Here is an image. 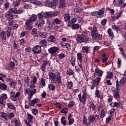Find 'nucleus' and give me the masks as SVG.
<instances>
[{"label": "nucleus", "mask_w": 126, "mask_h": 126, "mask_svg": "<svg viewBox=\"0 0 126 126\" xmlns=\"http://www.w3.org/2000/svg\"><path fill=\"white\" fill-rule=\"evenodd\" d=\"M79 100L81 103L84 104L87 101V91L84 89L82 90V93L78 95Z\"/></svg>", "instance_id": "1"}, {"label": "nucleus", "mask_w": 126, "mask_h": 126, "mask_svg": "<svg viewBox=\"0 0 126 126\" xmlns=\"http://www.w3.org/2000/svg\"><path fill=\"white\" fill-rule=\"evenodd\" d=\"M60 14V11H50V12H45L44 13L43 12V15L44 18H52V17H56Z\"/></svg>", "instance_id": "2"}, {"label": "nucleus", "mask_w": 126, "mask_h": 126, "mask_svg": "<svg viewBox=\"0 0 126 126\" xmlns=\"http://www.w3.org/2000/svg\"><path fill=\"white\" fill-rule=\"evenodd\" d=\"M43 14V11L38 14L37 16L38 17L39 23L35 22L34 24L37 27H40V28L42 27L43 25L45 24V20H44L45 17H44V15Z\"/></svg>", "instance_id": "3"}, {"label": "nucleus", "mask_w": 126, "mask_h": 126, "mask_svg": "<svg viewBox=\"0 0 126 126\" xmlns=\"http://www.w3.org/2000/svg\"><path fill=\"white\" fill-rule=\"evenodd\" d=\"M89 38L87 36H84L83 34H78L76 38V41L78 43H84V42H87Z\"/></svg>", "instance_id": "4"}, {"label": "nucleus", "mask_w": 126, "mask_h": 126, "mask_svg": "<svg viewBox=\"0 0 126 126\" xmlns=\"http://www.w3.org/2000/svg\"><path fill=\"white\" fill-rule=\"evenodd\" d=\"M92 71L93 72H94V78H95V77L97 76H99V77H102L103 74L104 73V72H103V71H102V70H101L97 65H95L94 71L93 70Z\"/></svg>", "instance_id": "5"}, {"label": "nucleus", "mask_w": 126, "mask_h": 126, "mask_svg": "<svg viewBox=\"0 0 126 126\" xmlns=\"http://www.w3.org/2000/svg\"><path fill=\"white\" fill-rule=\"evenodd\" d=\"M24 122L28 126H33V115L30 113H28L27 118L25 119Z\"/></svg>", "instance_id": "6"}, {"label": "nucleus", "mask_w": 126, "mask_h": 126, "mask_svg": "<svg viewBox=\"0 0 126 126\" xmlns=\"http://www.w3.org/2000/svg\"><path fill=\"white\" fill-rule=\"evenodd\" d=\"M100 117H99V115L97 114H95L94 115H91L88 118V121L91 124H93L94 122H97V121H99Z\"/></svg>", "instance_id": "7"}, {"label": "nucleus", "mask_w": 126, "mask_h": 126, "mask_svg": "<svg viewBox=\"0 0 126 126\" xmlns=\"http://www.w3.org/2000/svg\"><path fill=\"white\" fill-rule=\"evenodd\" d=\"M20 96V92H18L15 93V92H12L10 93V98L12 101L13 102H15V101H17V98Z\"/></svg>", "instance_id": "8"}, {"label": "nucleus", "mask_w": 126, "mask_h": 126, "mask_svg": "<svg viewBox=\"0 0 126 126\" xmlns=\"http://www.w3.org/2000/svg\"><path fill=\"white\" fill-rule=\"evenodd\" d=\"M13 13V12L11 11V9H10V10H9L8 12L5 14L6 19L8 20V21H11V20H12L14 17Z\"/></svg>", "instance_id": "9"}, {"label": "nucleus", "mask_w": 126, "mask_h": 126, "mask_svg": "<svg viewBox=\"0 0 126 126\" xmlns=\"http://www.w3.org/2000/svg\"><path fill=\"white\" fill-rule=\"evenodd\" d=\"M59 51V48L58 47L53 46L48 49V52L51 56H56L57 52Z\"/></svg>", "instance_id": "10"}, {"label": "nucleus", "mask_w": 126, "mask_h": 126, "mask_svg": "<svg viewBox=\"0 0 126 126\" xmlns=\"http://www.w3.org/2000/svg\"><path fill=\"white\" fill-rule=\"evenodd\" d=\"M52 83H58V84H61V83H62V76H61V73H59V74L56 75L55 78L53 80Z\"/></svg>", "instance_id": "11"}, {"label": "nucleus", "mask_w": 126, "mask_h": 126, "mask_svg": "<svg viewBox=\"0 0 126 126\" xmlns=\"http://www.w3.org/2000/svg\"><path fill=\"white\" fill-rule=\"evenodd\" d=\"M126 0H114L113 4L116 7H119L120 5H123L125 3V1Z\"/></svg>", "instance_id": "12"}, {"label": "nucleus", "mask_w": 126, "mask_h": 126, "mask_svg": "<svg viewBox=\"0 0 126 126\" xmlns=\"http://www.w3.org/2000/svg\"><path fill=\"white\" fill-rule=\"evenodd\" d=\"M32 52L34 54H40L42 52V47L41 46L36 45L32 48Z\"/></svg>", "instance_id": "13"}, {"label": "nucleus", "mask_w": 126, "mask_h": 126, "mask_svg": "<svg viewBox=\"0 0 126 126\" xmlns=\"http://www.w3.org/2000/svg\"><path fill=\"white\" fill-rule=\"evenodd\" d=\"M32 22L30 19L26 21L25 28L27 30H31L32 29Z\"/></svg>", "instance_id": "14"}, {"label": "nucleus", "mask_w": 126, "mask_h": 126, "mask_svg": "<svg viewBox=\"0 0 126 126\" xmlns=\"http://www.w3.org/2000/svg\"><path fill=\"white\" fill-rule=\"evenodd\" d=\"M39 102H40L39 98H35L31 100L29 102V105L30 107H33L34 105H36L37 103H39Z\"/></svg>", "instance_id": "15"}, {"label": "nucleus", "mask_w": 126, "mask_h": 126, "mask_svg": "<svg viewBox=\"0 0 126 126\" xmlns=\"http://www.w3.org/2000/svg\"><path fill=\"white\" fill-rule=\"evenodd\" d=\"M49 64V61L46 60L43 61V64L40 66V69L43 72L46 71V66Z\"/></svg>", "instance_id": "16"}, {"label": "nucleus", "mask_w": 126, "mask_h": 126, "mask_svg": "<svg viewBox=\"0 0 126 126\" xmlns=\"http://www.w3.org/2000/svg\"><path fill=\"white\" fill-rule=\"evenodd\" d=\"M68 121L69 126H71L74 124V118H72V114H70L68 115Z\"/></svg>", "instance_id": "17"}, {"label": "nucleus", "mask_w": 126, "mask_h": 126, "mask_svg": "<svg viewBox=\"0 0 126 126\" xmlns=\"http://www.w3.org/2000/svg\"><path fill=\"white\" fill-rule=\"evenodd\" d=\"M48 76L50 80H51L52 82H53L56 78V76L55 73H53V72L49 71L48 72Z\"/></svg>", "instance_id": "18"}, {"label": "nucleus", "mask_w": 126, "mask_h": 126, "mask_svg": "<svg viewBox=\"0 0 126 126\" xmlns=\"http://www.w3.org/2000/svg\"><path fill=\"white\" fill-rule=\"evenodd\" d=\"M60 44H61V46H62V47H65L66 49H71V44H70V43L61 41L60 42Z\"/></svg>", "instance_id": "19"}, {"label": "nucleus", "mask_w": 126, "mask_h": 126, "mask_svg": "<svg viewBox=\"0 0 126 126\" xmlns=\"http://www.w3.org/2000/svg\"><path fill=\"white\" fill-rule=\"evenodd\" d=\"M82 52L85 54H89L90 53V47L85 46L82 48Z\"/></svg>", "instance_id": "20"}, {"label": "nucleus", "mask_w": 126, "mask_h": 126, "mask_svg": "<svg viewBox=\"0 0 126 126\" xmlns=\"http://www.w3.org/2000/svg\"><path fill=\"white\" fill-rule=\"evenodd\" d=\"M47 41L49 42V43H55V42H56V37L55 35H50L48 37Z\"/></svg>", "instance_id": "21"}, {"label": "nucleus", "mask_w": 126, "mask_h": 126, "mask_svg": "<svg viewBox=\"0 0 126 126\" xmlns=\"http://www.w3.org/2000/svg\"><path fill=\"white\" fill-rule=\"evenodd\" d=\"M104 13H105V8H102L100 10L97 11V15L99 16L98 17L101 16L100 18L104 17Z\"/></svg>", "instance_id": "22"}, {"label": "nucleus", "mask_w": 126, "mask_h": 126, "mask_svg": "<svg viewBox=\"0 0 126 126\" xmlns=\"http://www.w3.org/2000/svg\"><path fill=\"white\" fill-rule=\"evenodd\" d=\"M37 93V90L36 89H34L33 90H30V93L29 94V96L30 97V99H32V97L34 95V94H36Z\"/></svg>", "instance_id": "23"}, {"label": "nucleus", "mask_w": 126, "mask_h": 126, "mask_svg": "<svg viewBox=\"0 0 126 126\" xmlns=\"http://www.w3.org/2000/svg\"><path fill=\"white\" fill-rule=\"evenodd\" d=\"M77 21V19L76 18H72L71 19V20H70L69 21L68 23L67 24V26L68 27H71V25H72V24H74V23H75V22H76Z\"/></svg>", "instance_id": "24"}, {"label": "nucleus", "mask_w": 126, "mask_h": 126, "mask_svg": "<svg viewBox=\"0 0 126 126\" xmlns=\"http://www.w3.org/2000/svg\"><path fill=\"white\" fill-rule=\"evenodd\" d=\"M11 10L13 12V13H15V14H21V13H23V10L21 9L16 10L14 8H11Z\"/></svg>", "instance_id": "25"}, {"label": "nucleus", "mask_w": 126, "mask_h": 126, "mask_svg": "<svg viewBox=\"0 0 126 126\" xmlns=\"http://www.w3.org/2000/svg\"><path fill=\"white\" fill-rule=\"evenodd\" d=\"M96 107L97 106L94 105V103H93L92 101L90 103V105H89L90 111H95V110H96Z\"/></svg>", "instance_id": "26"}, {"label": "nucleus", "mask_w": 126, "mask_h": 126, "mask_svg": "<svg viewBox=\"0 0 126 126\" xmlns=\"http://www.w3.org/2000/svg\"><path fill=\"white\" fill-rule=\"evenodd\" d=\"M7 89V85L3 83H0V90L2 91H5Z\"/></svg>", "instance_id": "27"}, {"label": "nucleus", "mask_w": 126, "mask_h": 126, "mask_svg": "<svg viewBox=\"0 0 126 126\" xmlns=\"http://www.w3.org/2000/svg\"><path fill=\"white\" fill-rule=\"evenodd\" d=\"M60 0V5L59 7L60 8H63V7H65V0Z\"/></svg>", "instance_id": "28"}, {"label": "nucleus", "mask_w": 126, "mask_h": 126, "mask_svg": "<svg viewBox=\"0 0 126 126\" xmlns=\"http://www.w3.org/2000/svg\"><path fill=\"white\" fill-rule=\"evenodd\" d=\"M63 17L65 21H67V22H69V20H70V16L68 13L64 14Z\"/></svg>", "instance_id": "29"}, {"label": "nucleus", "mask_w": 126, "mask_h": 126, "mask_svg": "<svg viewBox=\"0 0 126 126\" xmlns=\"http://www.w3.org/2000/svg\"><path fill=\"white\" fill-rule=\"evenodd\" d=\"M6 105L8 109H9L10 110H15V106L13 103H7Z\"/></svg>", "instance_id": "30"}, {"label": "nucleus", "mask_w": 126, "mask_h": 126, "mask_svg": "<svg viewBox=\"0 0 126 126\" xmlns=\"http://www.w3.org/2000/svg\"><path fill=\"white\" fill-rule=\"evenodd\" d=\"M16 84H17V83H16V82L15 81H11L9 83V86H10V87L11 88H13L14 89V88H15V86H16Z\"/></svg>", "instance_id": "31"}, {"label": "nucleus", "mask_w": 126, "mask_h": 126, "mask_svg": "<svg viewBox=\"0 0 126 126\" xmlns=\"http://www.w3.org/2000/svg\"><path fill=\"white\" fill-rule=\"evenodd\" d=\"M39 43L41 47H43V48H46L47 47V40L45 39L40 40Z\"/></svg>", "instance_id": "32"}, {"label": "nucleus", "mask_w": 126, "mask_h": 126, "mask_svg": "<svg viewBox=\"0 0 126 126\" xmlns=\"http://www.w3.org/2000/svg\"><path fill=\"white\" fill-rule=\"evenodd\" d=\"M1 118H3L6 120H8V114L4 112H1Z\"/></svg>", "instance_id": "33"}, {"label": "nucleus", "mask_w": 126, "mask_h": 126, "mask_svg": "<svg viewBox=\"0 0 126 126\" xmlns=\"http://www.w3.org/2000/svg\"><path fill=\"white\" fill-rule=\"evenodd\" d=\"M37 17L36 15H35V14H32L31 17H30V20L33 23V22H35V21H36V20H37Z\"/></svg>", "instance_id": "34"}, {"label": "nucleus", "mask_w": 126, "mask_h": 126, "mask_svg": "<svg viewBox=\"0 0 126 126\" xmlns=\"http://www.w3.org/2000/svg\"><path fill=\"white\" fill-rule=\"evenodd\" d=\"M0 36L2 38V40L6 39V32L4 31H2L0 34Z\"/></svg>", "instance_id": "35"}, {"label": "nucleus", "mask_w": 126, "mask_h": 126, "mask_svg": "<svg viewBox=\"0 0 126 126\" xmlns=\"http://www.w3.org/2000/svg\"><path fill=\"white\" fill-rule=\"evenodd\" d=\"M77 59L79 62H83V57L82 56V54L79 53L77 54Z\"/></svg>", "instance_id": "36"}, {"label": "nucleus", "mask_w": 126, "mask_h": 126, "mask_svg": "<svg viewBox=\"0 0 126 126\" xmlns=\"http://www.w3.org/2000/svg\"><path fill=\"white\" fill-rule=\"evenodd\" d=\"M52 23L53 24H55V23L56 24H62V21L57 18L53 20Z\"/></svg>", "instance_id": "37"}, {"label": "nucleus", "mask_w": 126, "mask_h": 126, "mask_svg": "<svg viewBox=\"0 0 126 126\" xmlns=\"http://www.w3.org/2000/svg\"><path fill=\"white\" fill-rule=\"evenodd\" d=\"M75 62H76V58L74 57H72L70 59V63L72 66L75 65Z\"/></svg>", "instance_id": "38"}, {"label": "nucleus", "mask_w": 126, "mask_h": 126, "mask_svg": "<svg viewBox=\"0 0 126 126\" xmlns=\"http://www.w3.org/2000/svg\"><path fill=\"white\" fill-rule=\"evenodd\" d=\"M109 106H110V107H112L113 108H116V107L119 108L118 103L117 102H115L114 103L110 102Z\"/></svg>", "instance_id": "39"}, {"label": "nucleus", "mask_w": 126, "mask_h": 126, "mask_svg": "<svg viewBox=\"0 0 126 126\" xmlns=\"http://www.w3.org/2000/svg\"><path fill=\"white\" fill-rule=\"evenodd\" d=\"M45 29H47V30H51L52 29V25L50 23L47 22L45 26Z\"/></svg>", "instance_id": "40"}, {"label": "nucleus", "mask_w": 126, "mask_h": 126, "mask_svg": "<svg viewBox=\"0 0 126 126\" xmlns=\"http://www.w3.org/2000/svg\"><path fill=\"white\" fill-rule=\"evenodd\" d=\"M113 76L114 74H113V72L109 71L107 73L106 78H108V79H111V78H113Z\"/></svg>", "instance_id": "41"}, {"label": "nucleus", "mask_w": 126, "mask_h": 126, "mask_svg": "<svg viewBox=\"0 0 126 126\" xmlns=\"http://www.w3.org/2000/svg\"><path fill=\"white\" fill-rule=\"evenodd\" d=\"M71 26L72 29H73V30H76L77 29H79V25L77 24H73Z\"/></svg>", "instance_id": "42"}, {"label": "nucleus", "mask_w": 126, "mask_h": 126, "mask_svg": "<svg viewBox=\"0 0 126 126\" xmlns=\"http://www.w3.org/2000/svg\"><path fill=\"white\" fill-rule=\"evenodd\" d=\"M9 66L12 69H14L15 66V63L13 61H11L9 63Z\"/></svg>", "instance_id": "43"}, {"label": "nucleus", "mask_w": 126, "mask_h": 126, "mask_svg": "<svg viewBox=\"0 0 126 126\" xmlns=\"http://www.w3.org/2000/svg\"><path fill=\"white\" fill-rule=\"evenodd\" d=\"M48 88L50 90H51L52 91H55V90H56V86L52 84L48 85Z\"/></svg>", "instance_id": "44"}, {"label": "nucleus", "mask_w": 126, "mask_h": 126, "mask_svg": "<svg viewBox=\"0 0 126 126\" xmlns=\"http://www.w3.org/2000/svg\"><path fill=\"white\" fill-rule=\"evenodd\" d=\"M107 33L109 34L110 37H114V32L111 28H109L107 30Z\"/></svg>", "instance_id": "45"}, {"label": "nucleus", "mask_w": 126, "mask_h": 126, "mask_svg": "<svg viewBox=\"0 0 126 126\" xmlns=\"http://www.w3.org/2000/svg\"><path fill=\"white\" fill-rule=\"evenodd\" d=\"M61 123L63 126H66V120L65 119V117H62L61 118Z\"/></svg>", "instance_id": "46"}, {"label": "nucleus", "mask_w": 126, "mask_h": 126, "mask_svg": "<svg viewBox=\"0 0 126 126\" xmlns=\"http://www.w3.org/2000/svg\"><path fill=\"white\" fill-rule=\"evenodd\" d=\"M112 29L117 32L121 31V28L117 25L112 26Z\"/></svg>", "instance_id": "47"}, {"label": "nucleus", "mask_w": 126, "mask_h": 126, "mask_svg": "<svg viewBox=\"0 0 126 126\" xmlns=\"http://www.w3.org/2000/svg\"><path fill=\"white\" fill-rule=\"evenodd\" d=\"M66 74H67V75H73V74H74V72H73L72 69H69L67 70Z\"/></svg>", "instance_id": "48"}, {"label": "nucleus", "mask_w": 126, "mask_h": 126, "mask_svg": "<svg viewBox=\"0 0 126 126\" xmlns=\"http://www.w3.org/2000/svg\"><path fill=\"white\" fill-rule=\"evenodd\" d=\"M40 85H41L42 87H44L46 85V82L45 81V79H44V78L41 79Z\"/></svg>", "instance_id": "49"}, {"label": "nucleus", "mask_w": 126, "mask_h": 126, "mask_svg": "<svg viewBox=\"0 0 126 126\" xmlns=\"http://www.w3.org/2000/svg\"><path fill=\"white\" fill-rule=\"evenodd\" d=\"M6 77V75L3 73L0 74V80L2 81V82H4V80L3 78H5Z\"/></svg>", "instance_id": "50"}, {"label": "nucleus", "mask_w": 126, "mask_h": 126, "mask_svg": "<svg viewBox=\"0 0 126 126\" xmlns=\"http://www.w3.org/2000/svg\"><path fill=\"white\" fill-rule=\"evenodd\" d=\"M124 105H125V102H124V101H120L118 102V106H119L118 108H121V109H123V107Z\"/></svg>", "instance_id": "51"}, {"label": "nucleus", "mask_w": 126, "mask_h": 126, "mask_svg": "<svg viewBox=\"0 0 126 126\" xmlns=\"http://www.w3.org/2000/svg\"><path fill=\"white\" fill-rule=\"evenodd\" d=\"M91 35L92 38H94V40H96V39L98 38V33L97 32L92 33Z\"/></svg>", "instance_id": "52"}, {"label": "nucleus", "mask_w": 126, "mask_h": 126, "mask_svg": "<svg viewBox=\"0 0 126 126\" xmlns=\"http://www.w3.org/2000/svg\"><path fill=\"white\" fill-rule=\"evenodd\" d=\"M95 95L97 98H100L101 94H100V91L98 90H96L95 92Z\"/></svg>", "instance_id": "53"}, {"label": "nucleus", "mask_w": 126, "mask_h": 126, "mask_svg": "<svg viewBox=\"0 0 126 126\" xmlns=\"http://www.w3.org/2000/svg\"><path fill=\"white\" fill-rule=\"evenodd\" d=\"M113 95L116 99H119V98H120V94H119V92L118 91L115 92Z\"/></svg>", "instance_id": "54"}, {"label": "nucleus", "mask_w": 126, "mask_h": 126, "mask_svg": "<svg viewBox=\"0 0 126 126\" xmlns=\"http://www.w3.org/2000/svg\"><path fill=\"white\" fill-rule=\"evenodd\" d=\"M0 97L4 101H6L7 99V95L6 94H2V95Z\"/></svg>", "instance_id": "55"}, {"label": "nucleus", "mask_w": 126, "mask_h": 126, "mask_svg": "<svg viewBox=\"0 0 126 126\" xmlns=\"http://www.w3.org/2000/svg\"><path fill=\"white\" fill-rule=\"evenodd\" d=\"M36 82H37V77L35 76H33L32 80H31V83H33L34 84H36Z\"/></svg>", "instance_id": "56"}, {"label": "nucleus", "mask_w": 126, "mask_h": 126, "mask_svg": "<svg viewBox=\"0 0 126 126\" xmlns=\"http://www.w3.org/2000/svg\"><path fill=\"white\" fill-rule=\"evenodd\" d=\"M75 104V102H74L73 101H70L68 105V108H72V107H73V106H74Z\"/></svg>", "instance_id": "57"}, {"label": "nucleus", "mask_w": 126, "mask_h": 126, "mask_svg": "<svg viewBox=\"0 0 126 126\" xmlns=\"http://www.w3.org/2000/svg\"><path fill=\"white\" fill-rule=\"evenodd\" d=\"M14 113L11 112L9 114H8V120L9 119V120H11V119H12V118H14Z\"/></svg>", "instance_id": "58"}, {"label": "nucleus", "mask_w": 126, "mask_h": 126, "mask_svg": "<svg viewBox=\"0 0 126 126\" xmlns=\"http://www.w3.org/2000/svg\"><path fill=\"white\" fill-rule=\"evenodd\" d=\"M32 115L36 116V115H37V114H38V109H37L36 108H34V109H32Z\"/></svg>", "instance_id": "59"}, {"label": "nucleus", "mask_w": 126, "mask_h": 126, "mask_svg": "<svg viewBox=\"0 0 126 126\" xmlns=\"http://www.w3.org/2000/svg\"><path fill=\"white\" fill-rule=\"evenodd\" d=\"M1 97H0V104L2 106V107H4L5 106V102L4 101Z\"/></svg>", "instance_id": "60"}, {"label": "nucleus", "mask_w": 126, "mask_h": 126, "mask_svg": "<svg viewBox=\"0 0 126 126\" xmlns=\"http://www.w3.org/2000/svg\"><path fill=\"white\" fill-rule=\"evenodd\" d=\"M117 64H118V68H121V65H122V60H121L120 58L118 59Z\"/></svg>", "instance_id": "61"}, {"label": "nucleus", "mask_w": 126, "mask_h": 126, "mask_svg": "<svg viewBox=\"0 0 126 126\" xmlns=\"http://www.w3.org/2000/svg\"><path fill=\"white\" fill-rule=\"evenodd\" d=\"M91 15H92V16H94V17H99V16H98V12L97 11L92 12L91 13Z\"/></svg>", "instance_id": "62"}, {"label": "nucleus", "mask_w": 126, "mask_h": 126, "mask_svg": "<svg viewBox=\"0 0 126 126\" xmlns=\"http://www.w3.org/2000/svg\"><path fill=\"white\" fill-rule=\"evenodd\" d=\"M72 82H68L67 85V87H68V89H72Z\"/></svg>", "instance_id": "63"}, {"label": "nucleus", "mask_w": 126, "mask_h": 126, "mask_svg": "<svg viewBox=\"0 0 126 126\" xmlns=\"http://www.w3.org/2000/svg\"><path fill=\"white\" fill-rule=\"evenodd\" d=\"M14 124L15 126H21L20 122H18V120H14Z\"/></svg>", "instance_id": "64"}]
</instances>
